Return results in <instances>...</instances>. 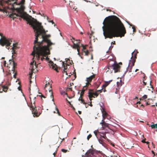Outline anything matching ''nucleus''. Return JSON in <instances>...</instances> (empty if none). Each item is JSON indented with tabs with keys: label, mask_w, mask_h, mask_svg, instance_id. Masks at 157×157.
Segmentation results:
<instances>
[{
	"label": "nucleus",
	"mask_w": 157,
	"mask_h": 157,
	"mask_svg": "<svg viewBox=\"0 0 157 157\" xmlns=\"http://www.w3.org/2000/svg\"><path fill=\"white\" fill-rule=\"evenodd\" d=\"M36 24V26H33V29L36 31V38L34 42L33 51L32 53V55L33 56V62L30 63L31 72L29 74L30 83L32 82L31 79L33 72L34 69L36 67L35 57H36L37 60H39L40 56L46 57V56L50 54V50L52 48L51 46L55 44L54 43L52 42L48 38L50 37L51 35L45 34L46 32L41 26V23L38 22Z\"/></svg>",
	"instance_id": "1"
},
{
	"label": "nucleus",
	"mask_w": 157,
	"mask_h": 157,
	"mask_svg": "<svg viewBox=\"0 0 157 157\" xmlns=\"http://www.w3.org/2000/svg\"><path fill=\"white\" fill-rule=\"evenodd\" d=\"M103 27V33L106 38L122 37L124 36L126 31L123 24L118 17L112 16L106 17L105 19Z\"/></svg>",
	"instance_id": "2"
},
{
	"label": "nucleus",
	"mask_w": 157,
	"mask_h": 157,
	"mask_svg": "<svg viewBox=\"0 0 157 157\" xmlns=\"http://www.w3.org/2000/svg\"><path fill=\"white\" fill-rule=\"evenodd\" d=\"M25 7L24 5H22L20 6V7L18 8H17L15 9L17 13H12L10 14L9 12L8 11L9 10L8 9H2L0 8V11L2 12H6L7 13H8V15L9 16V17L11 18H13L14 19L15 18H16V17L19 16L21 17V18H23L24 19L27 21L28 23H29L30 25H31L33 28V26H36V23L39 22L36 20L35 21H34L32 20L28 16L27 14L24 12V9Z\"/></svg>",
	"instance_id": "3"
},
{
	"label": "nucleus",
	"mask_w": 157,
	"mask_h": 157,
	"mask_svg": "<svg viewBox=\"0 0 157 157\" xmlns=\"http://www.w3.org/2000/svg\"><path fill=\"white\" fill-rule=\"evenodd\" d=\"M100 110L102 113V116L103 117V119L101 121L100 123V125L101 126V127L100 128L101 129H104L105 128L109 127V124L105 123L104 121V120L106 118L108 119L107 117L109 116V115L105 110L104 105L102 103L101 104H100Z\"/></svg>",
	"instance_id": "4"
},
{
	"label": "nucleus",
	"mask_w": 157,
	"mask_h": 157,
	"mask_svg": "<svg viewBox=\"0 0 157 157\" xmlns=\"http://www.w3.org/2000/svg\"><path fill=\"white\" fill-rule=\"evenodd\" d=\"M38 95H37L36 96H34L33 94H30L29 98L31 101V105L29 106H30L31 109L32 110V113L33 114V116L34 117H37L39 116L41 113H38L37 111L36 107L35 104V99L36 98V97L38 96Z\"/></svg>",
	"instance_id": "5"
},
{
	"label": "nucleus",
	"mask_w": 157,
	"mask_h": 157,
	"mask_svg": "<svg viewBox=\"0 0 157 157\" xmlns=\"http://www.w3.org/2000/svg\"><path fill=\"white\" fill-rule=\"evenodd\" d=\"M0 36L1 37L0 40V44L2 46L6 45V48L9 49V47L12 42V39L6 38L5 37L3 36L2 34L1 33H0Z\"/></svg>",
	"instance_id": "6"
},
{
	"label": "nucleus",
	"mask_w": 157,
	"mask_h": 157,
	"mask_svg": "<svg viewBox=\"0 0 157 157\" xmlns=\"http://www.w3.org/2000/svg\"><path fill=\"white\" fill-rule=\"evenodd\" d=\"M17 0H7L5 1V3L7 4L8 6L7 9L9 10L13 11L14 9V6L15 5H17Z\"/></svg>",
	"instance_id": "7"
},
{
	"label": "nucleus",
	"mask_w": 157,
	"mask_h": 157,
	"mask_svg": "<svg viewBox=\"0 0 157 157\" xmlns=\"http://www.w3.org/2000/svg\"><path fill=\"white\" fill-rule=\"evenodd\" d=\"M98 91H95L93 90L89 89L88 93V97L90 101H91L92 98L97 97L98 95Z\"/></svg>",
	"instance_id": "8"
},
{
	"label": "nucleus",
	"mask_w": 157,
	"mask_h": 157,
	"mask_svg": "<svg viewBox=\"0 0 157 157\" xmlns=\"http://www.w3.org/2000/svg\"><path fill=\"white\" fill-rule=\"evenodd\" d=\"M120 68V66L118 64L114 63L111 65L109 63L108 68L109 69H113L114 71V72L116 73L119 71Z\"/></svg>",
	"instance_id": "9"
},
{
	"label": "nucleus",
	"mask_w": 157,
	"mask_h": 157,
	"mask_svg": "<svg viewBox=\"0 0 157 157\" xmlns=\"http://www.w3.org/2000/svg\"><path fill=\"white\" fill-rule=\"evenodd\" d=\"M48 87H49V89H48V90H49V92L50 93V97L52 99V101H54L53 93L52 90L51 89L52 85L51 84H50L49 82L45 84V90H47V88Z\"/></svg>",
	"instance_id": "10"
},
{
	"label": "nucleus",
	"mask_w": 157,
	"mask_h": 157,
	"mask_svg": "<svg viewBox=\"0 0 157 157\" xmlns=\"http://www.w3.org/2000/svg\"><path fill=\"white\" fill-rule=\"evenodd\" d=\"M94 154V150L90 149L86 153L85 155H82V157H92Z\"/></svg>",
	"instance_id": "11"
},
{
	"label": "nucleus",
	"mask_w": 157,
	"mask_h": 157,
	"mask_svg": "<svg viewBox=\"0 0 157 157\" xmlns=\"http://www.w3.org/2000/svg\"><path fill=\"white\" fill-rule=\"evenodd\" d=\"M135 63V60H133L132 62H129L128 66L127 68L126 72H132V67L134 65Z\"/></svg>",
	"instance_id": "12"
},
{
	"label": "nucleus",
	"mask_w": 157,
	"mask_h": 157,
	"mask_svg": "<svg viewBox=\"0 0 157 157\" xmlns=\"http://www.w3.org/2000/svg\"><path fill=\"white\" fill-rule=\"evenodd\" d=\"M112 81L111 80L109 82H105V84H104L103 85H102L101 89L100 90H99V94L101 93L102 91L105 92L106 91L105 89V87L108 86V85L109 84L110 82H111Z\"/></svg>",
	"instance_id": "13"
},
{
	"label": "nucleus",
	"mask_w": 157,
	"mask_h": 157,
	"mask_svg": "<svg viewBox=\"0 0 157 157\" xmlns=\"http://www.w3.org/2000/svg\"><path fill=\"white\" fill-rule=\"evenodd\" d=\"M70 39L74 43V45L73 47V48H74L77 49V51L78 52V54L79 55V45L78 44H76V43H74V40H75V39L74 38L72 37H70Z\"/></svg>",
	"instance_id": "14"
},
{
	"label": "nucleus",
	"mask_w": 157,
	"mask_h": 157,
	"mask_svg": "<svg viewBox=\"0 0 157 157\" xmlns=\"http://www.w3.org/2000/svg\"><path fill=\"white\" fill-rule=\"evenodd\" d=\"M17 45H18L17 43H13V46L12 48V49L13 51V55L12 56V58H13L12 59H13V56H15V54H16V53L15 52V50L18 48V47H17Z\"/></svg>",
	"instance_id": "15"
},
{
	"label": "nucleus",
	"mask_w": 157,
	"mask_h": 157,
	"mask_svg": "<svg viewBox=\"0 0 157 157\" xmlns=\"http://www.w3.org/2000/svg\"><path fill=\"white\" fill-rule=\"evenodd\" d=\"M138 52V51L136 50V51L133 52L132 53V56L131 58L132 60L130 61V62H132L134 60H135V62H136V58L137 54Z\"/></svg>",
	"instance_id": "16"
},
{
	"label": "nucleus",
	"mask_w": 157,
	"mask_h": 157,
	"mask_svg": "<svg viewBox=\"0 0 157 157\" xmlns=\"http://www.w3.org/2000/svg\"><path fill=\"white\" fill-rule=\"evenodd\" d=\"M95 74H94L89 77L86 78L87 82L86 83V85H90V83L91 82L92 80L95 77Z\"/></svg>",
	"instance_id": "17"
},
{
	"label": "nucleus",
	"mask_w": 157,
	"mask_h": 157,
	"mask_svg": "<svg viewBox=\"0 0 157 157\" xmlns=\"http://www.w3.org/2000/svg\"><path fill=\"white\" fill-rule=\"evenodd\" d=\"M14 56H13V59H12L13 58H12V59H10L9 60V64L10 65H11L13 67V71H14V69L16 67V66L17 65V64L16 63H15L14 61L12 60H13L14 58L15 57Z\"/></svg>",
	"instance_id": "18"
},
{
	"label": "nucleus",
	"mask_w": 157,
	"mask_h": 157,
	"mask_svg": "<svg viewBox=\"0 0 157 157\" xmlns=\"http://www.w3.org/2000/svg\"><path fill=\"white\" fill-rule=\"evenodd\" d=\"M94 33V32L91 31V33H90L89 32H88L87 33L88 35L89 36V38L90 39V40L91 41H93L94 42H95V40H97V38L96 39H95L94 38V36H92L93 35Z\"/></svg>",
	"instance_id": "19"
},
{
	"label": "nucleus",
	"mask_w": 157,
	"mask_h": 157,
	"mask_svg": "<svg viewBox=\"0 0 157 157\" xmlns=\"http://www.w3.org/2000/svg\"><path fill=\"white\" fill-rule=\"evenodd\" d=\"M50 64L52 66V68L53 69H54L55 70L58 71L57 69V65L56 64H54L53 62L52 61H51L50 62Z\"/></svg>",
	"instance_id": "20"
},
{
	"label": "nucleus",
	"mask_w": 157,
	"mask_h": 157,
	"mask_svg": "<svg viewBox=\"0 0 157 157\" xmlns=\"http://www.w3.org/2000/svg\"><path fill=\"white\" fill-rule=\"evenodd\" d=\"M82 51L84 52L85 55H87L89 53V51L86 49L85 47L83 45Z\"/></svg>",
	"instance_id": "21"
},
{
	"label": "nucleus",
	"mask_w": 157,
	"mask_h": 157,
	"mask_svg": "<svg viewBox=\"0 0 157 157\" xmlns=\"http://www.w3.org/2000/svg\"><path fill=\"white\" fill-rule=\"evenodd\" d=\"M137 104H138V105H137V107L139 109H140L141 107L143 108L144 107V105L142 104H141V103L140 101L137 102Z\"/></svg>",
	"instance_id": "22"
},
{
	"label": "nucleus",
	"mask_w": 157,
	"mask_h": 157,
	"mask_svg": "<svg viewBox=\"0 0 157 157\" xmlns=\"http://www.w3.org/2000/svg\"><path fill=\"white\" fill-rule=\"evenodd\" d=\"M63 67H64V70H63V72H65L66 73V74L67 75V72L66 71V70L67 69V64L64 63L63 62Z\"/></svg>",
	"instance_id": "23"
},
{
	"label": "nucleus",
	"mask_w": 157,
	"mask_h": 157,
	"mask_svg": "<svg viewBox=\"0 0 157 157\" xmlns=\"http://www.w3.org/2000/svg\"><path fill=\"white\" fill-rule=\"evenodd\" d=\"M151 101H152V99L148 101H147L145 103L146 105H151V106H155V105H153L152 103H151Z\"/></svg>",
	"instance_id": "24"
},
{
	"label": "nucleus",
	"mask_w": 157,
	"mask_h": 157,
	"mask_svg": "<svg viewBox=\"0 0 157 157\" xmlns=\"http://www.w3.org/2000/svg\"><path fill=\"white\" fill-rule=\"evenodd\" d=\"M25 0H21V1L18 3H17V5H19L20 6L24 5Z\"/></svg>",
	"instance_id": "25"
},
{
	"label": "nucleus",
	"mask_w": 157,
	"mask_h": 157,
	"mask_svg": "<svg viewBox=\"0 0 157 157\" xmlns=\"http://www.w3.org/2000/svg\"><path fill=\"white\" fill-rule=\"evenodd\" d=\"M79 101H81L82 103H83V104H86V103L84 102V100L82 99V96H80L78 99Z\"/></svg>",
	"instance_id": "26"
},
{
	"label": "nucleus",
	"mask_w": 157,
	"mask_h": 157,
	"mask_svg": "<svg viewBox=\"0 0 157 157\" xmlns=\"http://www.w3.org/2000/svg\"><path fill=\"white\" fill-rule=\"evenodd\" d=\"M145 76H144L143 77V81L142 82H141V84H143V87H144L145 86H146L147 84V82H144V80H145Z\"/></svg>",
	"instance_id": "27"
},
{
	"label": "nucleus",
	"mask_w": 157,
	"mask_h": 157,
	"mask_svg": "<svg viewBox=\"0 0 157 157\" xmlns=\"http://www.w3.org/2000/svg\"><path fill=\"white\" fill-rule=\"evenodd\" d=\"M3 91L5 92H6L7 91L8 88L7 86H2Z\"/></svg>",
	"instance_id": "28"
},
{
	"label": "nucleus",
	"mask_w": 157,
	"mask_h": 157,
	"mask_svg": "<svg viewBox=\"0 0 157 157\" xmlns=\"http://www.w3.org/2000/svg\"><path fill=\"white\" fill-rule=\"evenodd\" d=\"M150 126L152 128H157V124H151V125Z\"/></svg>",
	"instance_id": "29"
},
{
	"label": "nucleus",
	"mask_w": 157,
	"mask_h": 157,
	"mask_svg": "<svg viewBox=\"0 0 157 157\" xmlns=\"http://www.w3.org/2000/svg\"><path fill=\"white\" fill-rule=\"evenodd\" d=\"M89 85H86H86L83 87L82 90L85 91L87 89V87Z\"/></svg>",
	"instance_id": "30"
},
{
	"label": "nucleus",
	"mask_w": 157,
	"mask_h": 157,
	"mask_svg": "<svg viewBox=\"0 0 157 157\" xmlns=\"http://www.w3.org/2000/svg\"><path fill=\"white\" fill-rule=\"evenodd\" d=\"M94 133L97 137L98 138V130H97L94 131Z\"/></svg>",
	"instance_id": "31"
},
{
	"label": "nucleus",
	"mask_w": 157,
	"mask_h": 157,
	"mask_svg": "<svg viewBox=\"0 0 157 157\" xmlns=\"http://www.w3.org/2000/svg\"><path fill=\"white\" fill-rule=\"evenodd\" d=\"M47 19L49 22H51L52 24H54V22L53 20H49V18L48 17H47Z\"/></svg>",
	"instance_id": "32"
},
{
	"label": "nucleus",
	"mask_w": 157,
	"mask_h": 157,
	"mask_svg": "<svg viewBox=\"0 0 157 157\" xmlns=\"http://www.w3.org/2000/svg\"><path fill=\"white\" fill-rule=\"evenodd\" d=\"M85 91L84 90H82L80 93V96H83L84 93Z\"/></svg>",
	"instance_id": "33"
},
{
	"label": "nucleus",
	"mask_w": 157,
	"mask_h": 157,
	"mask_svg": "<svg viewBox=\"0 0 157 157\" xmlns=\"http://www.w3.org/2000/svg\"><path fill=\"white\" fill-rule=\"evenodd\" d=\"M60 93L62 95H67V93H66L65 91H61Z\"/></svg>",
	"instance_id": "34"
},
{
	"label": "nucleus",
	"mask_w": 157,
	"mask_h": 157,
	"mask_svg": "<svg viewBox=\"0 0 157 157\" xmlns=\"http://www.w3.org/2000/svg\"><path fill=\"white\" fill-rule=\"evenodd\" d=\"M147 98V95H144L141 98L142 99H144Z\"/></svg>",
	"instance_id": "35"
},
{
	"label": "nucleus",
	"mask_w": 157,
	"mask_h": 157,
	"mask_svg": "<svg viewBox=\"0 0 157 157\" xmlns=\"http://www.w3.org/2000/svg\"><path fill=\"white\" fill-rule=\"evenodd\" d=\"M100 135V136L101 137H102L103 138H105V137H106V136H105V133H103L102 135Z\"/></svg>",
	"instance_id": "36"
},
{
	"label": "nucleus",
	"mask_w": 157,
	"mask_h": 157,
	"mask_svg": "<svg viewBox=\"0 0 157 157\" xmlns=\"http://www.w3.org/2000/svg\"><path fill=\"white\" fill-rule=\"evenodd\" d=\"M92 137V135L90 134H89L87 137V139L88 140H89V139Z\"/></svg>",
	"instance_id": "37"
},
{
	"label": "nucleus",
	"mask_w": 157,
	"mask_h": 157,
	"mask_svg": "<svg viewBox=\"0 0 157 157\" xmlns=\"http://www.w3.org/2000/svg\"><path fill=\"white\" fill-rule=\"evenodd\" d=\"M61 151L63 152L64 153H66V152L67 151V150H65V149H62L61 150Z\"/></svg>",
	"instance_id": "38"
},
{
	"label": "nucleus",
	"mask_w": 157,
	"mask_h": 157,
	"mask_svg": "<svg viewBox=\"0 0 157 157\" xmlns=\"http://www.w3.org/2000/svg\"><path fill=\"white\" fill-rule=\"evenodd\" d=\"M56 111L57 112V113L59 115H60V113H59V110L57 108H56Z\"/></svg>",
	"instance_id": "39"
},
{
	"label": "nucleus",
	"mask_w": 157,
	"mask_h": 157,
	"mask_svg": "<svg viewBox=\"0 0 157 157\" xmlns=\"http://www.w3.org/2000/svg\"><path fill=\"white\" fill-rule=\"evenodd\" d=\"M76 41V44H78L80 43V40H77Z\"/></svg>",
	"instance_id": "40"
},
{
	"label": "nucleus",
	"mask_w": 157,
	"mask_h": 157,
	"mask_svg": "<svg viewBox=\"0 0 157 157\" xmlns=\"http://www.w3.org/2000/svg\"><path fill=\"white\" fill-rule=\"evenodd\" d=\"M6 85H7V86H7L8 87V86H9L10 85V83L9 82H8L6 83Z\"/></svg>",
	"instance_id": "41"
},
{
	"label": "nucleus",
	"mask_w": 157,
	"mask_h": 157,
	"mask_svg": "<svg viewBox=\"0 0 157 157\" xmlns=\"http://www.w3.org/2000/svg\"><path fill=\"white\" fill-rule=\"evenodd\" d=\"M6 61H4V66H5V67L6 66Z\"/></svg>",
	"instance_id": "42"
},
{
	"label": "nucleus",
	"mask_w": 157,
	"mask_h": 157,
	"mask_svg": "<svg viewBox=\"0 0 157 157\" xmlns=\"http://www.w3.org/2000/svg\"><path fill=\"white\" fill-rule=\"evenodd\" d=\"M106 157H117L115 155H114V156L111 155V156H109Z\"/></svg>",
	"instance_id": "43"
},
{
	"label": "nucleus",
	"mask_w": 157,
	"mask_h": 157,
	"mask_svg": "<svg viewBox=\"0 0 157 157\" xmlns=\"http://www.w3.org/2000/svg\"><path fill=\"white\" fill-rule=\"evenodd\" d=\"M152 151V153L154 154V156H155V152L153 151Z\"/></svg>",
	"instance_id": "44"
},
{
	"label": "nucleus",
	"mask_w": 157,
	"mask_h": 157,
	"mask_svg": "<svg viewBox=\"0 0 157 157\" xmlns=\"http://www.w3.org/2000/svg\"><path fill=\"white\" fill-rule=\"evenodd\" d=\"M45 59V58L43 57H42L41 58V59L42 61H43L44 59Z\"/></svg>",
	"instance_id": "45"
},
{
	"label": "nucleus",
	"mask_w": 157,
	"mask_h": 157,
	"mask_svg": "<svg viewBox=\"0 0 157 157\" xmlns=\"http://www.w3.org/2000/svg\"><path fill=\"white\" fill-rule=\"evenodd\" d=\"M141 85L140 86V87H143V84H141Z\"/></svg>",
	"instance_id": "46"
},
{
	"label": "nucleus",
	"mask_w": 157,
	"mask_h": 157,
	"mask_svg": "<svg viewBox=\"0 0 157 157\" xmlns=\"http://www.w3.org/2000/svg\"><path fill=\"white\" fill-rule=\"evenodd\" d=\"M78 113H79V114H81V113L82 112H81V111H78Z\"/></svg>",
	"instance_id": "47"
},
{
	"label": "nucleus",
	"mask_w": 157,
	"mask_h": 157,
	"mask_svg": "<svg viewBox=\"0 0 157 157\" xmlns=\"http://www.w3.org/2000/svg\"><path fill=\"white\" fill-rule=\"evenodd\" d=\"M18 89L19 90H21V87L20 86H19L18 87Z\"/></svg>",
	"instance_id": "48"
},
{
	"label": "nucleus",
	"mask_w": 157,
	"mask_h": 157,
	"mask_svg": "<svg viewBox=\"0 0 157 157\" xmlns=\"http://www.w3.org/2000/svg\"><path fill=\"white\" fill-rule=\"evenodd\" d=\"M142 142L144 143H146V142L144 140H142Z\"/></svg>",
	"instance_id": "49"
},
{
	"label": "nucleus",
	"mask_w": 157,
	"mask_h": 157,
	"mask_svg": "<svg viewBox=\"0 0 157 157\" xmlns=\"http://www.w3.org/2000/svg\"><path fill=\"white\" fill-rule=\"evenodd\" d=\"M41 97H43L44 98H45V97L43 95H41Z\"/></svg>",
	"instance_id": "50"
},
{
	"label": "nucleus",
	"mask_w": 157,
	"mask_h": 157,
	"mask_svg": "<svg viewBox=\"0 0 157 157\" xmlns=\"http://www.w3.org/2000/svg\"><path fill=\"white\" fill-rule=\"evenodd\" d=\"M15 75H16V74H14V75H13L14 77V78H16Z\"/></svg>",
	"instance_id": "51"
},
{
	"label": "nucleus",
	"mask_w": 157,
	"mask_h": 157,
	"mask_svg": "<svg viewBox=\"0 0 157 157\" xmlns=\"http://www.w3.org/2000/svg\"><path fill=\"white\" fill-rule=\"evenodd\" d=\"M138 70H138V69H136V70H135V71L136 72H137V71H138Z\"/></svg>",
	"instance_id": "52"
},
{
	"label": "nucleus",
	"mask_w": 157,
	"mask_h": 157,
	"mask_svg": "<svg viewBox=\"0 0 157 157\" xmlns=\"http://www.w3.org/2000/svg\"><path fill=\"white\" fill-rule=\"evenodd\" d=\"M90 105L91 106H92V104H91V102H90Z\"/></svg>",
	"instance_id": "53"
},
{
	"label": "nucleus",
	"mask_w": 157,
	"mask_h": 157,
	"mask_svg": "<svg viewBox=\"0 0 157 157\" xmlns=\"http://www.w3.org/2000/svg\"><path fill=\"white\" fill-rule=\"evenodd\" d=\"M132 28L133 29H135L134 26H133L132 27Z\"/></svg>",
	"instance_id": "54"
},
{
	"label": "nucleus",
	"mask_w": 157,
	"mask_h": 157,
	"mask_svg": "<svg viewBox=\"0 0 157 157\" xmlns=\"http://www.w3.org/2000/svg\"><path fill=\"white\" fill-rule=\"evenodd\" d=\"M133 31L134 32H135L136 31V29H133Z\"/></svg>",
	"instance_id": "55"
},
{
	"label": "nucleus",
	"mask_w": 157,
	"mask_h": 157,
	"mask_svg": "<svg viewBox=\"0 0 157 157\" xmlns=\"http://www.w3.org/2000/svg\"><path fill=\"white\" fill-rule=\"evenodd\" d=\"M69 89L70 90H71L72 91V88H69Z\"/></svg>",
	"instance_id": "56"
},
{
	"label": "nucleus",
	"mask_w": 157,
	"mask_h": 157,
	"mask_svg": "<svg viewBox=\"0 0 157 157\" xmlns=\"http://www.w3.org/2000/svg\"><path fill=\"white\" fill-rule=\"evenodd\" d=\"M66 100L68 103H70V102L69 101H68V100H67V99H66Z\"/></svg>",
	"instance_id": "57"
},
{
	"label": "nucleus",
	"mask_w": 157,
	"mask_h": 157,
	"mask_svg": "<svg viewBox=\"0 0 157 157\" xmlns=\"http://www.w3.org/2000/svg\"><path fill=\"white\" fill-rule=\"evenodd\" d=\"M98 152H99V153H101V152L100 151H99Z\"/></svg>",
	"instance_id": "58"
},
{
	"label": "nucleus",
	"mask_w": 157,
	"mask_h": 157,
	"mask_svg": "<svg viewBox=\"0 0 157 157\" xmlns=\"http://www.w3.org/2000/svg\"><path fill=\"white\" fill-rule=\"evenodd\" d=\"M155 105L156 106H157V103H155Z\"/></svg>",
	"instance_id": "59"
},
{
	"label": "nucleus",
	"mask_w": 157,
	"mask_h": 157,
	"mask_svg": "<svg viewBox=\"0 0 157 157\" xmlns=\"http://www.w3.org/2000/svg\"><path fill=\"white\" fill-rule=\"evenodd\" d=\"M53 155H55V154H56V153H55V152H54V153H53Z\"/></svg>",
	"instance_id": "60"
},
{
	"label": "nucleus",
	"mask_w": 157,
	"mask_h": 157,
	"mask_svg": "<svg viewBox=\"0 0 157 157\" xmlns=\"http://www.w3.org/2000/svg\"><path fill=\"white\" fill-rule=\"evenodd\" d=\"M155 157H157V154H156V155H155Z\"/></svg>",
	"instance_id": "61"
},
{
	"label": "nucleus",
	"mask_w": 157,
	"mask_h": 157,
	"mask_svg": "<svg viewBox=\"0 0 157 157\" xmlns=\"http://www.w3.org/2000/svg\"><path fill=\"white\" fill-rule=\"evenodd\" d=\"M4 58H4V57H2V59H4Z\"/></svg>",
	"instance_id": "62"
},
{
	"label": "nucleus",
	"mask_w": 157,
	"mask_h": 157,
	"mask_svg": "<svg viewBox=\"0 0 157 157\" xmlns=\"http://www.w3.org/2000/svg\"><path fill=\"white\" fill-rule=\"evenodd\" d=\"M100 140L99 139L98 141H99V142L100 143Z\"/></svg>",
	"instance_id": "63"
},
{
	"label": "nucleus",
	"mask_w": 157,
	"mask_h": 157,
	"mask_svg": "<svg viewBox=\"0 0 157 157\" xmlns=\"http://www.w3.org/2000/svg\"><path fill=\"white\" fill-rule=\"evenodd\" d=\"M80 34H83V33L82 32H81Z\"/></svg>",
	"instance_id": "64"
}]
</instances>
